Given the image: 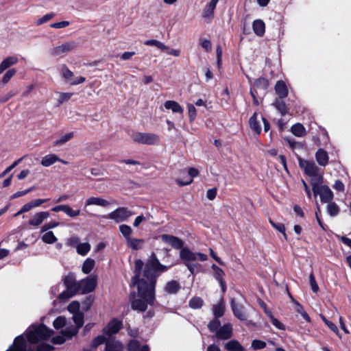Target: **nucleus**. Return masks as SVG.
<instances>
[{"label":"nucleus","instance_id":"nucleus-4","mask_svg":"<svg viewBox=\"0 0 351 351\" xmlns=\"http://www.w3.org/2000/svg\"><path fill=\"white\" fill-rule=\"evenodd\" d=\"M53 333V331L48 328L44 324L33 326L32 329L27 331L26 337L31 343H37L41 340L48 339Z\"/></svg>","mask_w":351,"mask_h":351},{"label":"nucleus","instance_id":"nucleus-39","mask_svg":"<svg viewBox=\"0 0 351 351\" xmlns=\"http://www.w3.org/2000/svg\"><path fill=\"white\" fill-rule=\"evenodd\" d=\"M328 204L326 206V210L328 215L331 217L337 216L340 211L339 206L334 202H328Z\"/></svg>","mask_w":351,"mask_h":351},{"label":"nucleus","instance_id":"nucleus-56","mask_svg":"<svg viewBox=\"0 0 351 351\" xmlns=\"http://www.w3.org/2000/svg\"><path fill=\"white\" fill-rule=\"evenodd\" d=\"M55 16H56V14L54 12L48 13V14H45V16H43V17L38 19L36 22V24L37 25H40L45 23H47V21H50L51 19L54 18Z\"/></svg>","mask_w":351,"mask_h":351},{"label":"nucleus","instance_id":"nucleus-33","mask_svg":"<svg viewBox=\"0 0 351 351\" xmlns=\"http://www.w3.org/2000/svg\"><path fill=\"white\" fill-rule=\"evenodd\" d=\"M252 28L254 33L258 36H262L265 34V25L261 19H256L253 22Z\"/></svg>","mask_w":351,"mask_h":351},{"label":"nucleus","instance_id":"nucleus-55","mask_svg":"<svg viewBox=\"0 0 351 351\" xmlns=\"http://www.w3.org/2000/svg\"><path fill=\"white\" fill-rule=\"evenodd\" d=\"M73 95V93H60L58 99L57 106H60L64 102L69 101Z\"/></svg>","mask_w":351,"mask_h":351},{"label":"nucleus","instance_id":"nucleus-46","mask_svg":"<svg viewBox=\"0 0 351 351\" xmlns=\"http://www.w3.org/2000/svg\"><path fill=\"white\" fill-rule=\"evenodd\" d=\"M90 250V245L88 243H79L76 247L77 252L82 256L86 255Z\"/></svg>","mask_w":351,"mask_h":351},{"label":"nucleus","instance_id":"nucleus-62","mask_svg":"<svg viewBox=\"0 0 351 351\" xmlns=\"http://www.w3.org/2000/svg\"><path fill=\"white\" fill-rule=\"evenodd\" d=\"M59 225H60V223L58 222L50 221V222L47 223L45 225H43L41 227V230H41L42 232H48L47 231L48 230H50V229L54 228L56 227H58Z\"/></svg>","mask_w":351,"mask_h":351},{"label":"nucleus","instance_id":"nucleus-36","mask_svg":"<svg viewBox=\"0 0 351 351\" xmlns=\"http://www.w3.org/2000/svg\"><path fill=\"white\" fill-rule=\"evenodd\" d=\"M58 160H60V158L56 154H51L44 156L40 163L43 167H47L53 165Z\"/></svg>","mask_w":351,"mask_h":351},{"label":"nucleus","instance_id":"nucleus-61","mask_svg":"<svg viewBox=\"0 0 351 351\" xmlns=\"http://www.w3.org/2000/svg\"><path fill=\"white\" fill-rule=\"evenodd\" d=\"M322 319L323 320V322L328 326V328L334 332H335L336 334L338 333L339 330H338V328L337 327V326L332 323V322L328 320L325 316H324L323 315H320Z\"/></svg>","mask_w":351,"mask_h":351},{"label":"nucleus","instance_id":"nucleus-54","mask_svg":"<svg viewBox=\"0 0 351 351\" xmlns=\"http://www.w3.org/2000/svg\"><path fill=\"white\" fill-rule=\"evenodd\" d=\"M73 132L68 133V134L62 136V137H60L59 139L56 140L54 142L53 145L55 146H59V145H64L66 142L70 141L71 138H73Z\"/></svg>","mask_w":351,"mask_h":351},{"label":"nucleus","instance_id":"nucleus-21","mask_svg":"<svg viewBox=\"0 0 351 351\" xmlns=\"http://www.w3.org/2000/svg\"><path fill=\"white\" fill-rule=\"evenodd\" d=\"M315 158L320 166L325 167L328 163V154L324 149L320 148L315 153Z\"/></svg>","mask_w":351,"mask_h":351},{"label":"nucleus","instance_id":"nucleus-49","mask_svg":"<svg viewBox=\"0 0 351 351\" xmlns=\"http://www.w3.org/2000/svg\"><path fill=\"white\" fill-rule=\"evenodd\" d=\"M119 230L123 236L125 238L126 241L128 240V239L131 238L130 235L132 232V229L128 225L122 224L119 226Z\"/></svg>","mask_w":351,"mask_h":351},{"label":"nucleus","instance_id":"nucleus-16","mask_svg":"<svg viewBox=\"0 0 351 351\" xmlns=\"http://www.w3.org/2000/svg\"><path fill=\"white\" fill-rule=\"evenodd\" d=\"M216 337L221 340H227L232 337V327L230 323L225 324L220 327L215 334Z\"/></svg>","mask_w":351,"mask_h":351},{"label":"nucleus","instance_id":"nucleus-24","mask_svg":"<svg viewBox=\"0 0 351 351\" xmlns=\"http://www.w3.org/2000/svg\"><path fill=\"white\" fill-rule=\"evenodd\" d=\"M164 106L166 109L171 110L173 113H178L181 115L184 113L183 108L176 101H166L164 104Z\"/></svg>","mask_w":351,"mask_h":351},{"label":"nucleus","instance_id":"nucleus-34","mask_svg":"<svg viewBox=\"0 0 351 351\" xmlns=\"http://www.w3.org/2000/svg\"><path fill=\"white\" fill-rule=\"evenodd\" d=\"M189 175L190 178H189L186 181L182 182L180 180H176V182L179 186H186L190 184L193 182V178L198 176L199 171L196 168L191 167L188 171Z\"/></svg>","mask_w":351,"mask_h":351},{"label":"nucleus","instance_id":"nucleus-13","mask_svg":"<svg viewBox=\"0 0 351 351\" xmlns=\"http://www.w3.org/2000/svg\"><path fill=\"white\" fill-rule=\"evenodd\" d=\"M313 194L315 197L319 195L320 200L323 203L331 202L334 197L332 191L326 185L320 187L317 191L313 193Z\"/></svg>","mask_w":351,"mask_h":351},{"label":"nucleus","instance_id":"nucleus-25","mask_svg":"<svg viewBox=\"0 0 351 351\" xmlns=\"http://www.w3.org/2000/svg\"><path fill=\"white\" fill-rule=\"evenodd\" d=\"M275 91L278 95V98L284 99L288 95L287 87L282 80H279L276 82L275 86Z\"/></svg>","mask_w":351,"mask_h":351},{"label":"nucleus","instance_id":"nucleus-47","mask_svg":"<svg viewBox=\"0 0 351 351\" xmlns=\"http://www.w3.org/2000/svg\"><path fill=\"white\" fill-rule=\"evenodd\" d=\"M221 322L218 318H214L212 321H210L208 324V328L211 332H215V334L219 330L221 327Z\"/></svg>","mask_w":351,"mask_h":351},{"label":"nucleus","instance_id":"nucleus-35","mask_svg":"<svg viewBox=\"0 0 351 351\" xmlns=\"http://www.w3.org/2000/svg\"><path fill=\"white\" fill-rule=\"evenodd\" d=\"M291 132L293 135L298 137H303L306 134L305 128L300 123L293 125L291 128Z\"/></svg>","mask_w":351,"mask_h":351},{"label":"nucleus","instance_id":"nucleus-32","mask_svg":"<svg viewBox=\"0 0 351 351\" xmlns=\"http://www.w3.org/2000/svg\"><path fill=\"white\" fill-rule=\"evenodd\" d=\"M224 348L227 351H244L243 346L237 340H230L225 343Z\"/></svg>","mask_w":351,"mask_h":351},{"label":"nucleus","instance_id":"nucleus-10","mask_svg":"<svg viewBox=\"0 0 351 351\" xmlns=\"http://www.w3.org/2000/svg\"><path fill=\"white\" fill-rule=\"evenodd\" d=\"M298 162L300 167L303 169L307 176H312L319 173V167L314 161L303 160L299 158Z\"/></svg>","mask_w":351,"mask_h":351},{"label":"nucleus","instance_id":"nucleus-12","mask_svg":"<svg viewBox=\"0 0 351 351\" xmlns=\"http://www.w3.org/2000/svg\"><path fill=\"white\" fill-rule=\"evenodd\" d=\"M122 327V323L121 322L119 321L117 319H112L106 327H105L103 330L102 333L104 335H106L107 337H110L112 335L117 334L119 332V331L121 330Z\"/></svg>","mask_w":351,"mask_h":351},{"label":"nucleus","instance_id":"nucleus-58","mask_svg":"<svg viewBox=\"0 0 351 351\" xmlns=\"http://www.w3.org/2000/svg\"><path fill=\"white\" fill-rule=\"evenodd\" d=\"M187 108H188L189 121H190V122H192L196 118V115H197L196 108L191 104H189L187 105Z\"/></svg>","mask_w":351,"mask_h":351},{"label":"nucleus","instance_id":"nucleus-20","mask_svg":"<svg viewBox=\"0 0 351 351\" xmlns=\"http://www.w3.org/2000/svg\"><path fill=\"white\" fill-rule=\"evenodd\" d=\"M124 345L119 340L109 339L106 343L105 351H124Z\"/></svg>","mask_w":351,"mask_h":351},{"label":"nucleus","instance_id":"nucleus-8","mask_svg":"<svg viewBox=\"0 0 351 351\" xmlns=\"http://www.w3.org/2000/svg\"><path fill=\"white\" fill-rule=\"evenodd\" d=\"M180 258L182 261H194L198 258L201 261H205L208 259L206 254L201 252H193L189 248L185 247L180 251Z\"/></svg>","mask_w":351,"mask_h":351},{"label":"nucleus","instance_id":"nucleus-64","mask_svg":"<svg viewBox=\"0 0 351 351\" xmlns=\"http://www.w3.org/2000/svg\"><path fill=\"white\" fill-rule=\"evenodd\" d=\"M309 282L313 291L315 293L319 291V287L313 273L309 276Z\"/></svg>","mask_w":351,"mask_h":351},{"label":"nucleus","instance_id":"nucleus-17","mask_svg":"<svg viewBox=\"0 0 351 351\" xmlns=\"http://www.w3.org/2000/svg\"><path fill=\"white\" fill-rule=\"evenodd\" d=\"M49 213L48 211H40L34 214L33 217L28 221L29 226H38L43 223V222L49 217Z\"/></svg>","mask_w":351,"mask_h":351},{"label":"nucleus","instance_id":"nucleus-38","mask_svg":"<svg viewBox=\"0 0 351 351\" xmlns=\"http://www.w3.org/2000/svg\"><path fill=\"white\" fill-rule=\"evenodd\" d=\"M281 114L285 116L287 113V108L285 102L280 98H276L272 104Z\"/></svg>","mask_w":351,"mask_h":351},{"label":"nucleus","instance_id":"nucleus-19","mask_svg":"<svg viewBox=\"0 0 351 351\" xmlns=\"http://www.w3.org/2000/svg\"><path fill=\"white\" fill-rule=\"evenodd\" d=\"M77 47V44L74 41H70L63 43L55 47L53 50V54L58 56L64 53L72 51Z\"/></svg>","mask_w":351,"mask_h":351},{"label":"nucleus","instance_id":"nucleus-6","mask_svg":"<svg viewBox=\"0 0 351 351\" xmlns=\"http://www.w3.org/2000/svg\"><path fill=\"white\" fill-rule=\"evenodd\" d=\"M132 139L135 143L145 145H154L160 141L158 135L147 132H134L132 135Z\"/></svg>","mask_w":351,"mask_h":351},{"label":"nucleus","instance_id":"nucleus-14","mask_svg":"<svg viewBox=\"0 0 351 351\" xmlns=\"http://www.w3.org/2000/svg\"><path fill=\"white\" fill-rule=\"evenodd\" d=\"M161 239L163 242L169 244L174 249H180L181 250L182 248H184V242L181 239L177 237L165 234L161 235Z\"/></svg>","mask_w":351,"mask_h":351},{"label":"nucleus","instance_id":"nucleus-5","mask_svg":"<svg viewBox=\"0 0 351 351\" xmlns=\"http://www.w3.org/2000/svg\"><path fill=\"white\" fill-rule=\"evenodd\" d=\"M54 347L47 343H42L37 346L36 350L32 348L27 349V343L23 335L16 337L12 345L6 351H51Z\"/></svg>","mask_w":351,"mask_h":351},{"label":"nucleus","instance_id":"nucleus-2","mask_svg":"<svg viewBox=\"0 0 351 351\" xmlns=\"http://www.w3.org/2000/svg\"><path fill=\"white\" fill-rule=\"evenodd\" d=\"M136 285L138 298L131 300V306L133 310L144 312L147 310L148 304H154L155 290L147 287L143 282Z\"/></svg>","mask_w":351,"mask_h":351},{"label":"nucleus","instance_id":"nucleus-41","mask_svg":"<svg viewBox=\"0 0 351 351\" xmlns=\"http://www.w3.org/2000/svg\"><path fill=\"white\" fill-rule=\"evenodd\" d=\"M95 263V262L93 259L88 258L82 265V271L86 274H89L94 268Z\"/></svg>","mask_w":351,"mask_h":351},{"label":"nucleus","instance_id":"nucleus-53","mask_svg":"<svg viewBox=\"0 0 351 351\" xmlns=\"http://www.w3.org/2000/svg\"><path fill=\"white\" fill-rule=\"evenodd\" d=\"M269 223H271L273 228H274L276 230H277L278 232H281L283 234V237L285 240H287V235L285 232L286 229L283 223H275L271 219H269Z\"/></svg>","mask_w":351,"mask_h":351},{"label":"nucleus","instance_id":"nucleus-57","mask_svg":"<svg viewBox=\"0 0 351 351\" xmlns=\"http://www.w3.org/2000/svg\"><path fill=\"white\" fill-rule=\"evenodd\" d=\"M66 324V319L64 317H58L53 322V326L56 329H60Z\"/></svg>","mask_w":351,"mask_h":351},{"label":"nucleus","instance_id":"nucleus-30","mask_svg":"<svg viewBox=\"0 0 351 351\" xmlns=\"http://www.w3.org/2000/svg\"><path fill=\"white\" fill-rule=\"evenodd\" d=\"M145 242V240L143 239H136L131 237L127 241V245L133 250H138L143 248Z\"/></svg>","mask_w":351,"mask_h":351},{"label":"nucleus","instance_id":"nucleus-60","mask_svg":"<svg viewBox=\"0 0 351 351\" xmlns=\"http://www.w3.org/2000/svg\"><path fill=\"white\" fill-rule=\"evenodd\" d=\"M251 346L254 350H261L266 347V343L262 340L254 339L252 341Z\"/></svg>","mask_w":351,"mask_h":351},{"label":"nucleus","instance_id":"nucleus-7","mask_svg":"<svg viewBox=\"0 0 351 351\" xmlns=\"http://www.w3.org/2000/svg\"><path fill=\"white\" fill-rule=\"evenodd\" d=\"M132 215V213L125 207H119L108 215H102L104 219H110L114 220L116 222H121L125 221L128 217Z\"/></svg>","mask_w":351,"mask_h":351},{"label":"nucleus","instance_id":"nucleus-31","mask_svg":"<svg viewBox=\"0 0 351 351\" xmlns=\"http://www.w3.org/2000/svg\"><path fill=\"white\" fill-rule=\"evenodd\" d=\"M311 177V179L310 180V183L312 186L313 192L315 193L323 186L322 185L323 182V176L318 173L316 175H313Z\"/></svg>","mask_w":351,"mask_h":351},{"label":"nucleus","instance_id":"nucleus-50","mask_svg":"<svg viewBox=\"0 0 351 351\" xmlns=\"http://www.w3.org/2000/svg\"><path fill=\"white\" fill-rule=\"evenodd\" d=\"M73 319L76 325L75 328H77V330H79V328H80L84 324V313L82 312L75 313L73 315Z\"/></svg>","mask_w":351,"mask_h":351},{"label":"nucleus","instance_id":"nucleus-59","mask_svg":"<svg viewBox=\"0 0 351 351\" xmlns=\"http://www.w3.org/2000/svg\"><path fill=\"white\" fill-rule=\"evenodd\" d=\"M68 310L69 312L73 313V315L75 313H80V303L77 301H73L71 302L68 306Z\"/></svg>","mask_w":351,"mask_h":351},{"label":"nucleus","instance_id":"nucleus-37","mask_svg":"<svg viewBox=\"0 0 351 351\" xmlns=\"http://www.w3.org/2000/svg\"><path fill=\"white\" fill-rule=\"evenodd\" d=\"M225 311V305L223 302V300H221L217 304L214 305L213 307V313L214 315L215 318L219 319L221 317Z\"/></svg>","mask_w":351,"mask_h":351},{"label":"nucleus","instance_id":"nucleus-18","mask_svg":"<svg viewBox=\"0 0 351 351\" xmlns=\"http://www.w3.org/2000/svg\"><path fill=\"white\" fill-rule=\"evenodd\" d=\"M143 267H145V264L141 259H136L134 261L135 275L132 278V284L133 286H135L136 285H139L141 279V274Z\"/></svg>","mask_w":351,"mask_h":351},{"label":"nucleus","instance_id":"nucleus-44","mask_svg":"<svg viewBox=\"0 0 351 351\" xmlns=\"http://www.w3.org/2000/svg\"><path fill=\"white\" fill-rule=\"evenodd\" d=\"M42 241L47 244H53L56 242L57 238L52 231L46 232L41 237Z\"/></svg>","mask_w":351,"mask_h":351},{"label":"nucleus","instance_id":"nucleus-40","mask_svg":"<svg viewBox=\"0 0 351 351\" xmlns=\"http://www.w3.org/2000/svg\"><path fill=\"white\" fill-rule=\"evenodd\" d=\"M77 328L71 326L66 328L64 330H62L60 334H62L66 338V340H67L71 339L73 337L75 336L77 334Z\"/></svg>","mask_w":351,"mask_h":351},{"label":"nucleus","instance_id":"nucleus-51","mask_svg":"<svg viewBox=\"0 0 351 351\" xmlns=\"http://www.w3.org/2000/svg\"><path fill=\"white\" fill-rule=\"evenodd\" d=\"M106 335H102L94 338L91 342V348L95 349L97 348V346H99V345H101L103 343L106 344V341H108L106 340Z\"/></svg>","mask_w":351,"mask_h":351},{"label":"nucleus","instance_id":"nucleus-29","mask_svg":"<svg viewBox=\"0 0 351 351\" xmlns=\"http://www.w3.org/2000/svg\"><path fill=\"white\" fill-rule=\"evenodd\" d=\"M257 112H254L250 118L249 124L250 129L257 135L261 132V127L257 120Z\"/></svg>","mask_w":351,"mask_h":351},{"label":"nucleus","instance_id":"nucleus-1","mask_svg":"<svg viewBox=\"0 0 351 351\" xmlns=\"http://www.w3.org/2000/svg\"><path fill=\"white\" fill-rule=\"evenodd\" d=\"M170 266L160 263L156 254L152 252L145 263L140 283L143 282L149 288L155 290L156 279L162 274L167 271Z\"/></svg>","mask_w":351,"mask_h":351},{"label":"nucleus","instance_id":"nucleus-52","mask_svg":"<svg viewBox=\"0 0 351 351\" xmlns=\"http://www.w3.org/2000/svg\"><path fill=\"white\" fill-rule=\"evenodd\" d=\"M16 70L15 69H10L8 70L3 75L2 80H1V84H6L9 82L11 78L16 74Z\"/></svg>","mask_w":351,"mask_h":351},{"label":"nucleus","instance_id":"nucleus-28","mask_svg":"<svg viewBox=\"0 0 351 351\" xmlns=\"http://www.w3.org/2000/svg\"><path fill=\"white\" fill-rule=\"evenodd\" d=\"M180 289V283L173 280L168 282L164 288V291L168 294H176Z\"/></svg>","mask_w":351,"mask_h":351},{"label":"nucleus","instance_id":"nucleus-42","mask_svg":"<svg viewBox=\"0 0 351 351\" xmlns=\"http://www.w3.org/2000/svg\"><path fill=\"white\" fill-rule=\"evenodd\" d=\"M212 269L213 270V276L214 278L219 282L223 281V276L225 275L224 271L219 267L215 264H213L211 266Z\"/></svg>","mask_w":351,"mask_h":351},{"label":"nucleus","instance_id":"nucleus-22","mask_svg":"<svg viewBox=\"0 0 351 351\" xmlns=\"http://www.w3.org/2000/svg\"><path fill=\"white\" fill-rule=\"evenodd\" d=\"M18 61L19 59L16 56L5 58L0 64V75L9 67L16 64Z\"/></svg>","mask_w":351,"mask_h":351},{"label":"nucleus","instance_id":"nucleus-23","mask_svg":"<svg viewBox=\"0 0 351 351\" xmlns=\"http://www.w3.org/2000/svg\"><path fill=\"white\" fill-rule=\"evenodd\" d=\"M127 350L128 351H149V348L147 345L141 346L138 340L132 339L127 344Z\"/></svg>","mask_w":351,"mask_h":351},{"label":"nucleus","instance_id":"nucleus-9","mask_svg":"<svg viewBox=\"0 0 351 351\" xmlns=\"http://www.w3.org/2000/svg\"><path fill=\"white\" fill-rule=\"evenodd\" d=\"M80 293L86 294L93 291L97 287V278L95 276H88L80 280Z\"/></svg>","mask_w":351,"mask_h":351},{"label":"nucleus","instance_id":"nucleus-11","mask_svg":"<svg viewBox=\"0 0 351 351\" xmlns=\"http://www.w3.org/2000/svg\"><path fill=\"white\" fill-rule=\"evenodd\" d=\"M230 306L234 315L241 321L247 320V314L243 305L236 302L234 298L230 299Z\"/></svg>","mask_w":351,"mask_h":351},{"label":"nucleus","instance_id":"nucleus-45","mask_svg":"<svg viewBox=\"0 0 351 351\" xmlns=\"http://www.w3.org/2000/svg\"><path fill=\"white\" fill-rule=\"evenodd\" d=\"M203 304L204 301L199 297H193L189 302V306L193 309L200 308Z\"/></svg>","mask_w":351,"mask_h":351},{"label":"nucleus","instance_id":"nucleus-27","mask_svg":"<svg viewBox=\"0 0 351 351\" xmlns=\"http://www.w3.org/2000/svg\"><path fill=\"white\" fill-rule=\"evenodd\" d=\"M219 0H211L205 7L202 16L204 18H211L213 16L214 10L217 6Z\"/></svg>","mask_w":351,"mask_h":351},{"label":"nucleus","instance_id":"nucleus-48","mask_svg":"<svg viewBox=\"0 0 351 351\" xmlns=\"http://www.w3.org/2000/svg\"><path fill=\"white\" fill-rule=\"evenodd\" d=\"M254 86L257 88L266 90L269 86V81L265 77H259L254 80Z\"/></svg>","mask_w":351,"mask_h":351},{"label":"nucleus","instance_id":"nucleus-26","mask_svg":"<svg viewBox=\"0 0 351 351\" xmlns=\"http://www.w3.org/2000/svg\"><path fill=\"white\" fill-rule=\"evenodd\" d=\"M90 205L107 207L110 205V202L101 197H91L88 198L85 202V206Z\"/></svg>","mask_w":351,"mask_h":351},{"label":"nucleus","instance_id":"nucleus-3","mask_svg":"<svg viewBox=\"0 0 351 351\" xmlns=\"http://www.w3.org/2000/svg\"><path fill=\"white\" fill-rule=\"evenodd\" d=\"M62 281L64 285L66 287V290L60 293L58 295L59 300H68L77 293H80V281L76 280L75 276L73 273H69L64 276Z\"/></svg>","mask_w":351,"mask_h":351},{"label":"nucleus","instance_id":"nucleus-15","mask_svg":"<svg viewBox=\"0 0 351 351\" xmlns=\"http://www.w3.org/2000/svg\"><path fill=\"white\" fill-rule=\"evenodd\" d=\"M51 210L56 213L62 211L64 212L67 216L70 217H76L80 215V210H73L70 206L67 204H62V205H58L54 206L51 208Z\"/></svg>","mask_w":351,"mask_h":351},{"label":"nucleus","instance_id":"nucleus-43","mask_svg":"<svg viewBox=\"0 0 351 351\" xmlns=\"http://www.w3.org/2000/svg\"><path fill=\"white\" fill-rule=\"evenodd\" d=\"M144 44L147 46H154L162 51L167 49V46L163 43L155 39L147 40Z\"/></svg>","mask_w":351,"mask_h":351},{"label":"nucleus","instance_id":"nucleus-63","mask_svg":"<svg viewBox=\"0 0 351 351\" xmlns=\"http://www.w3.org/2000/svg\"><path fill=\"white\" fill-rule=\"evenodd\" d=\"M61 73L62 76L66 80L71 79L73 75V72L66 65L62 66Z\"/></svg>","mask_w":351,"mask_h":351}]
</instances>
